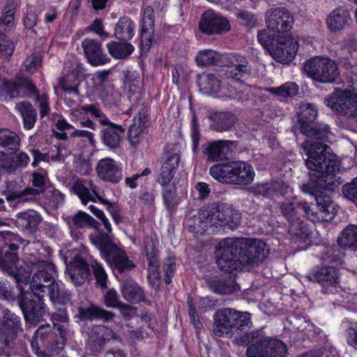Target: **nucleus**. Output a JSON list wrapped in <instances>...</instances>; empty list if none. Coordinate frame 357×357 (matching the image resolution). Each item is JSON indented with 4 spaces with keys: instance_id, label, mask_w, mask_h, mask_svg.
I'll return each mask as SVG.
<instances>
[{
    "instance_id": "nucleus-1",
    "label": "nucleus",
    "mask_w": 357,
    "mask_h": 357,
    "mask_svg": "<svg viewBox=\"0 0 357 357\" xmlns=\"http://www.w3.org/2000/svg\"><path fill=\"white\" fill-rule=\"evenodd\" d=\"M302 148L307 155L305 162L312 172L311 177L317 178L305 185L303 191L314 196L317 206H312L307 202L296 204L292 202H287L281 205L282 213L291 224L289 231L295 235L303 233V222L298 217L301 213H303L312 222L321 220L328 221L334 218L335 207L331 197L326 195L317 196V194L319 189L334 190L340 184L337 176L340 164L328 146L322 142L307 139L303 143Z\"/></svg>"
},
{
    "instance_id": "nucleus-2",
    "label": "nucleus",
    "mask_w": 357,
    "mask_h": 357,
    "mask_svg": "<svg viewBox=\"0 0 357 357\" xmlns=\"http://www.w3.org/2000/svg\"><path fill=\"white\" fill-rule=\"evenodd\" d=\"M16 250L17 246L14 244L4 248L3 255L0 256V268L3 272L14 276L20 293L19 305L21 309L23 311L34 310L33 303L36 301L32 296H34L40 302L43 299L46 291H48L47 295L54 304H65L68 301V294L63 291V284L53 282L51 284H45L51 281L55 271L54 264L50 262L40 261L38 263L39 270L33 275L29 284L31 291H25L23 286L28 285L30 273L18 268L17 266L18 257L15 252Z\"/></svg>"
},
{
    "instance_id": "nucleus-3",
    "label": "nucleus",
    "mask_w": 357,
    "mask_h": 357,
    "mask_svg": "<svg viewBox=\"0 0 357 357\" xmlns=\"http://www.w3.org/2000/svg\"><path fill=\"white\" fill-rule=\"evenodd\" d=\"M209 174L222 183L238 185L250 184L255 176L253 167L241 160L214 165L210 168Z\"/></svg>"
},
{
    "instance_id": "nucleus-4",
    "label": "nucleus",
    "mask_w": 357,
    "mask_h": 357,
    "mask_svg": "<svg viewBox=\"0 0 357 357\" xmlns=\"http://www.w3.org/2000/svg\"><path fill=\"white\" fill-rule=\"evenodd\" d=\"M239 344H250L248 357H285L287 345L276 338L265 337L259 332L247 333L239 340Z\"/></svg>"
},
{
    "instance_id": "nucleus-5",
    "label": "nucleus",
    "mask_w": 357,
    "mask_h": 357,
    "mask_svg": "<svg viewBox=\"0 0 357 357\" xmlns=\"http://www.w3.org/2000/svg\"><path fill=\"white\" fill-rule=\"evenodd\" d=\"M90 240L112 268L123 272L130 271L134 267L133 263L112 241L110 236L97 231L90 237Z\"/></svg>"
},
{
    "instance_id": "nucleus-6",
    "label": "nucleus",
    "mask_w": 357,
    "mask_h": 357,
    "mask_svg": "<svg viewBox=\"0 0 357 357\" xmlns=\"http://www.w3.org/2000/svg\"><path fill=\"white\" fill-rule=\"evenodd\" d=\"M245 243L246 241L241 238H227L221 240L215 250L219 268L227 272H232L240 268L241 247Z\"/></svg>"
},
{
    "instance_id": "nucleus-7",
    "label": "nucleus",
    "mask_w": 357,
    "mask_h": 357,
    "mask_svg": "<svg viewBox=\"0 0 357 357\" xmlns=\"http://www.w3.org/2000/svg\"><path fill=\"white\" fill-rule=\"evenodd\" d=\"M303 70L309 77L321 83L333 82L340 75L337 64L328 57H313L304 63Z\"/></svg>"
},
{
    "instance_id": "nucleus-8",
    "label": "nucleus",
    "mask_w": 357,
    "mask_h": 357,
    "mask_svg": "<svg viewBox=\"0 0 357 357\" xmlns=\"http://www.w3.org/2000/svg\"><path fill=\"white\" fill-rule=\"evenodd\" d=\"M73 190L83 204H86L89 202H99L107 206V211L116 223L121 221V216L114 209L113 204L100 195L98 188L91 180L76 181L73 184Z\"/></svg>"
},
{
    "instance_id": "nucleus-9",
    "label": "nucleus",
    "mask_w": 357,
    "mask_h": 357,
    "mask_svg": "<svg viewBox=\"0 0 357 357\" xmlns=\"http://www.w3.org/2000/svg\"><path fill=\"white\" fill-rule=\"evenodd\" d=\"M298 123L302 132L308 137L317 139H326L328 137V130L325 128L319 130L314 121L317 117V109L314 105L309 102L300 104L298 109Z\"/></svg>"
},
{
    "instance_id": "nucleus-10",
    "label": "nucleus",
    "mask_w": 357,
    "mask_h": 357,
    "mask_svg": "<svg viewBox=\"0 0 357 357\" xmlns=\"http://www.w3.org/2000/svg\"><path fill=\"white\" fill-rule=\"evenodd\" d=\"M298 46L296 38L277 36L268 48V52L276 61L289 63L296 56Z\"/></svg>"
},
{
    "instance_id": "nucleus-11",
    "label": "nucleus",
    "mask_w": 357,
    "mask_h": 357,
    "mask_svg": "<svg viewBox=\"0 0 357 357\" xmlns=\"http://www.w3.org/2000/svg\"><path fill=\"white\" fill-rule=\"evenodd\" d=\"M357 101V87L350 90H337L325 99V103L334 112L349 116Z\"/></svg>"
},
{
    "instance_id": "nucleus-12",
    "label": "nucleus",
    "mask_w": 357,
    "mask_h": 357,
    "mask_svg": "<svg viewBox=\"0 0 357 357\" xmlns=\"http://www.w3.org/2000/svg\"><path fill=\"white\" fill-rule=\"evenodd\" d=\"M210 213L213 226L228 225L231 228L236 227L241 221V214L226 204H213L206 208Z\"/></svg>"
},
{
    "instance_id": "nucleus-13",
    "label": "nucleus",
    "mask_w": 357,
    "mask_h": 357,
    "mask_svg": "<svg viewBox=\"0 0 357 357\" xmlns=\"http://www.w3.org/2000/svg\"><path fill=\"white\" fill-rule=\"evenodd\" d=\"M266 23L270 30L277 33H284L291 29L294 19L287 10L276 8L266 12Z\"/></svg>"
},
{
    "instance_id": "nucleus-14",
    "label": "nucleus",
    "mask_w": 357,
    "mask_h": 357,
    "mask_svg": "<svg viewBox=\"0 0 357 357\" xmlns=\"http://www.w3.org/2000/svg\"><path fill=\"white\" fill-rule=\"evenodd\" d=\"M199 28L202 33L212 35L228 31L230 24L226 18L212 10H207L201 17Z\"/></svg>"
},
{
    "instance_id": "nucleus-15",
    "label": "nucleus",
    "mask_w": 357,
    "mask_h": 357,
    "mask_svg": "<svg viewBox=\"0 0 357 357\" xmlns=\"http://www.w3.org/2000/svg\"><path fill=\"white\" fill-rule=\"evenodd\" d=\"M96 170L98 177L104 181L116 183L123 177L121 163L110 158L100 160Z\"/></svg>"
},
{
    "instance_id": "nucleus-16",
    "label": "nucleus",
    "mask_w": 357,
    "mask_h": 357,
    "mask_svg": "<svg viewBox=\"0 0 357 357\" xmlns=\"http://www.w3.org/2000/svg\"><path fill=\"white\" fill-rule=\"evenodd\" d=\"M236 311L231 308L218 311L214 316V333L218 336H223L232 333L236 329Z\"/></svg>"
},
{
    "instance_id": "nucleus-17",
    "label": "nucleus",
    "mask_w": 357,
    "mask_h": 357,
    "mask_svg": "<svg viewBox=\"0 0 357 357\" xmlns=\"http://www.w3.org/2000/svg\"><path fill=\"white\" fill-rule=\"evenodd\" d=\"M154 32L153 9L151 6L146 7L142 13L141 29V48L147 52L153 44Z\"/></svg>"
},
{
    "instance_id": "nucleus-18",
    "label": "nucleus",
    "mask_w": 357,
    "mask_h": 357,
    "mask_svg": "<svg viewBox=\"0 0 357 357\" xmlns=\"http://www.w3.org/2000/svg\"><path fill=\"white\" fill-rule=\"evenodd\" d=\"M17 146V136L15 133L5 129H0V167L10 170L11 158L6 150H14Z\"/></svg>"
},
{
    "instance_id": "nucleus-19",
    "label": "nucleus",
    "mask_w": 357,
    "mask_h": 357,
    "mask_svg": "<svg viewBox=\"0 0 357 357\" xmlns=\"http://www.w3.org/2000/svg\"><path fill=\"white\" fill-rule=\"evenodd\" d=\"M82 47L89 62L95 66L107 63L109 59L103 52L102 45L94 39L86 38L83 40Z\"/></svg>"
},
{
    "instance_id": "nucleus-20",
    "label": "nucleus",
    "mask_w": 357,
    "mask_h": 357,
    "mask_svg": "<svg viewBox=\"0 0 357 357\" xmlns=\"http://www.w3.org/2000/svg\"><path fill=\"white\" fill-rule=\"evenodd\" d=\"M70 119L72 121L79 122L83 127L93 128V123L89 119L91 116L102 118V112L92 105L76 106L69 109Z\"/></svg>"
},
{
    "instance_id": "nucleus-21",
    "label": "nucleus",
    "mask_w": 357,
    "mask_h": 357,
    "mask_svg": "<svg viewBox=\"0 0 357 357\" xmlns=\"http://www.w3.org/2000/svg\"><path fill=\"white\" fill-rule=\"evenodd\" d=\"M100 123L106 126L102 130V140L104 144L111 148L119 146L122 140L123 128L119 125L111 123L105 116L100 119Z\"/></svg>"
},
{
    "instance_id": "nucleus-22",
    "label": "nucleus",
    "mask_w": 357,
    "mask_h": 357,
    "mask_svg": "<svg viewBox=\"0 0 357 357\" xmlns=\"http://www.w3.org/2000/svg\"><path fill=\"white\" fill-rule=\"evenodd\" d=\"M351 16L347 8L340 6L333 10L326 19V24L331 32H337L345 29Z\"/></svg>"
},
{
    "instance_id": "nucleus-23",
    "label": "nucleus",
    "mask_w": 357,
    "mask_h": 357,
    "mask_svg": "<svg viewBox=\"0 0 357 357\" xmlns=\"http://www.w3.org/2000/svg\"><path fill=\"white\" fill-rule=\"evenodd\" d=\"M66 278L75 285L82 284L89 275L87 264L80 257H76L75 261L67 266Z\"/></svg>"
},
{
    "instance_id": "nucleus-24",
    "label": "nucleus",
    "mask_w": 357,
    "mask_h": 357,
    "mask_svg": "<svg viewBox=\"0 0 357 357\" xmlns=\"http://www.w3.org/2000/svg\"><path fill=\"white\" fill-rule=\"evenodd\" d=\"M230 63L231 66L226 70L228 77L240 80L249 75L250 68L244 56L235 54L231 57Z\"/></svg>"
},
{
    "instance_id": "nucleus-25",
    "label": "nucleus",
    "mask_w": 357,
    "mask_h": 357,
    "mask_svg": "<svg viewBox=\"0 0 357 357\" xmlns=\"http://www.w3.org/2000/svg\"><path fill=\"white\" fill-rule=\"evenodd\" d=\"M3 324L0 325V342L4 337L3 342L9 346V341L15 338L20 326L19 317L13 314L7 313L3 317Z\"/></svg>"
},
{
    "instance_id": "nucleus-26",
    "label": "nucleus",
    "mask_w": 357,
    "mask_h": 357,
    "mask_svg": "<svg viewBox=\"0 0 357 357\" xmlns=\"http://www.w3.org/2000/svg\"><path fill=\"white\" fill-rule=\"evenodd\" d=\"M231 144V142L229 141H218L206 145L203 153L207 161L217 162L222 160L226 158Z\"/></svg>"
},
{
    "instance_id": "nucleus-27",
    "label": "nucleus",
    "mask_w": 357,
    "mask_h": 357,
    "mask_svg": "<svg viewBox=\"0 0 357 357\" xmlns=\"http://www.w3.org/2000/svg\"><path fill=\"white\" fill-rule=\"evenodd\" d=\"M311 277L323 287H333L340 280V273L333 266L318 268L312 273Z\"/></svg>"
},
{
    "instance_id": "nucleus-28",
    "label": "nucleus",
    "mask_w": 357,
    "mask_h": 357,
    "mask_svg": "<svg viewBox=\"0 0 357 357\" xmlns=\"http://www.w3.org/2000/svg\"><path fill=\"white\" fill-rule=\"evenodd\" d=\"M115 337V334L105 326H96L92 328L90 333L89 347H93L95 351L102 349L106 341Z\"/></svg>"
},
{
    "instance_id": "nucleus-29",
    "label": "nucleus",
    "mask_w": 357,
    "mask_h": 357,
    "mask_svg": "<svg viewBox=\"0 0 357 357\" xmlns=\"http://www.w3.org/2000/svg\"><path fill=\"white\" fill-rule=\"evenodd\" d=\"M47 178L44 174L34 172L33 174L32 184L36 188H26L20 194H14V198H19L22 202L32 200L36 195H39L45 188Z\"/></svg>"
},
{
    "instance_id": "nucleus-30",
    "label": "nucleus",
    "mask_w": 357,
    "mask_h": 357,
    "mask_svg": "<svg viewBox=\"0 0 357 357\" xmlns=\"http://www.w3.org/2000/svg\"><path fill=\"white\" fill-rule=\"evenodd\" d=\"M179 162V156L177 153L169 155L161 167L158 181L162 186L169 184L172 180Z\"/></svg>"
},
{
    "instance_id": "nucleus-31",
    "label": "nucleus",
    "mask_w": 357,
    "mask_h": 357,
    "mask_svg": "<svg viewBox=\"0 0 357 357\" xmlns=\"http://www.w3.org/2000/svg\"><path fill=\"white\" fill-rule=\"evenodd\" d=\"M135 26L134 22L128 17H121L114 29V36L116 38L127 41L135 35Z\"/></svg>"
},
{
    "instance_id": "nucleus-32",
    "label": "nucleus",
    "mask_w": 357,
    "mask_h": 357,
    "mask_svg": "<svg viewBox=\"0 0 357 357\" xmlns=\"http://www.w3.org/2000/svg\"><path fill=\"white\" fill-rule=\"evenodd\" d=\"M342 47L350 55V58L347 59L348 67L353 69V73H357V36H348L342 41Z\"/></svg>"
},
{
    "instance_id": "nucleus-33",
    "label": "nucleus",
    "mask_w": 357,
    "mask_h": 357,
    "mask_svg": "<svg viewBox=\"0 0 357 357\" xmlns=\"http://www.w3.org/2000/svg\"><path fill=\"white\" fill-rule=\"evenodd\" d=\"M338 243L342 248L357 250V226L349 225L341 232Z\"/></svg>"
},
{
    "instance_id": "nucleus-34",
    "label": "nucleus",
    "mask_w": 357,
    "mask_h": 357,
    "mask_svg": "<svg viewBox=\"0 0 357 357\" xmlns=\"http://www.w3.org/2000/svg\"><path fill=\"white\" fill-rule=\"evenodd\" d=\"M121 293L123 298L130 302H139L144 298L142 289L132 280H126L123 282Z\"/></svg>"
},
{
    "instance_id": "nucleus-35",
    "label": "nucleus",
    "mask_w": 357,
    "mask_h": 357,
    "mask_svg": "<svg viewBox=\"0 0 357 357\" xmlns=\"http://www.w3.org/2000/svg\"><path fill=\"white\" fill-rule=\"evenodd\" d=\"M209 216L210 213L206 208L201 210L192 219L194 225H190L191 231L197 234H203L209 227H213Z\"/></svg>"
},
{
    "instance_id": "nucleus-36",
    "label": "nucleus",
    "mask_w": 357,
    "mask_h": 357,
    "mask_svg": "<svg viewBox=\"0 0 357 357\" xmlns=\"http://www.w3.org/2000/svg\"><path fill=\"white\" fill-rule=\"evenodd\" d=\"M221 82L213 75H200L197 77V84L200 90L215 96L220 87Z\"/></svg>"
},
{
    "instance_id": "nucleus-37",
    "label": "nucleus",
    "mask_w": 357,
    "mask_h": 357,
    "mask_svg": "<svg viewBox=\"0 0 357 357\" xmlns=\"http://www.w3.org/2000/svg\"><path fill=\"white\" fill-rule=\"evenodd\" d=\"M79 313L81 318L84 319H102L109 320L114 317L112 312L93 305H91L86 308L79 307Z\"/></svg>"
},
{
    "instance_id": "nucleus-38",
    "label": "nucleus",
    "mask_w": 357,
    "mask_h": 357,
    "mask_svg": "<svg viewBox=\"0 0 357 357\" xmlns=\"http://www.w3.org/2000/svg\"><path fill=\"white\" fill-rule=\"evenodd\" d=\"M242 89L239 92L236 91V86L231 85L229 84H221L220 89H218L215 97L224 100L237 98L243 100L245 95L244 94L246 91V86L241 85Z\"/></svg>"
},
{
    "instance_id": "nucleus-39",
    "label": "nucleus",
    "mask_w": 357,
    "mask_h": 357,
    "mask_svg": "<svg viewBox=\"0 0 357 357\" xmlns=\"http://www.w3.org/2000/svg\"><path fill=\"white\" fill-rule=\"evenodd\" d=\"M109 53L115 59L128 56L134 50L132 44L126 42H111L107 44Z\"/></svg>"
},
{
    "instance_id": "nucleus-40",
    "label": "nucleus",
    "mask_w": 357,
    "mask_h": 357,
    "mask_svg": "<svg viewBox=\"0 0 357 357\" xmlns=\"http://www.w3.org/2000/svg\"><path fill=\"white\" fill-rule=\"evenodd\" d=\"M24 120V128L29 130L32 128L36 122V112L32 105L26 102H22L15 106Z\"/></svg>"
},
{
    "instance_id": "nucleus-41",
    "label": "nucleus",
    "mask_w": 357,
    "mask_h": 357,
    "mask_svg": "<svg viewBox=\"0 0 357 357\" xmlns=\"http://www.w3.org/2000/svg\"><path fill=\"white\" fill-rule=\"evenodd\" d=\"M278 98H292L297 95L298 86L295 82H288L278 87H271L265 89Z\"/></svg>"
},
{
    "instance_id": "nucleus-42",
    "label": "nucleus",
    "mask_w": 357,
    "mask_h": 357,
    "mask_svg": "<svg viewBox=\"0 0 357 357\" xmlns=\"http://www.w3.org/2000/svg\"><path fill=\"white\" fill-rule=\"evenodd\" d=\"M211 118L220 130H229L236 121V117L228 112H215L211 116Z\"/></svg>"
},
{
    "instance_id": "nucleus-43",
    "label": "nucleus",
    "mask_w": 357,
    "mask_h": 357,
    "mask_svg": "<svg viewBox=\"0 0 357 357\" xmlns=\"http://www.w3.org/2000/svg\"><path fill=\"white\" fill-rule=\"evenodd\" d=\"M78 77L73 73L67 75L66 77L61 78L59 81V87L63 90L66 94H73L77 97L78 96Z\"/></svg>"
},
{
    "instance_id": "nucleus-44",
    "label": "nucleus",
    "mask_w": 357,
    "mask_h": 357,
    "mask_svg": "<svg viewBox=\"0 0 357 357\" xmlns=\"http://www.w3.org/2000/svg\"><path fill=\"white\" fill-rule=\"evenodd\" d=\"M17 222L22 227L33 231L40 222V217L35 211L24 212L17 216Z\"/></svg>"
},
{
    "instance_id": "nucleus-45",
    "label": "nucleus",
    "mask_w": 357,
    "mask_h": 357,
    "mask_svg": "<svg viewBox=\"0 0 357 357\" xmlns=\"http://www.w3.org/2000/svg\"><path fill=\"white\" fill-rule=\"evenodd\" d=\"M17 145H19V138L18 137H17ZM17 147H18V146H17V147L14 150H6L4 152L5 153L10 154V157L11 158L12 169L10 170H8L3 167H1V168L8 172H11L14 171L17 167H26L30 161L29 157L25 153H17L15 155V159H14V157L13 156V153L17 149Z\"/></svg>"
},
{
    "instance_id": "nucleus-46",
    "label": "nucleus",
    "mask_w": 357,
    "mask_h": 357,
    "mask_svg": "<svg viewBox=\"0 0 357 357\" xmlns=\"http://www.w3.org/2000/svg\"><path fill=\"white\" fill-rule=\"evenodd\" d=\"M218 59L219 55L215 51L204 50L197 53L195 61L199 66H206L215 63Z\"/></svg>"
},
{
    "instance_id": "nucleus-47",
    "label": "nucleus",
    "mask_w": 357,
    "mask_h": 357,
    "mask_svg": "<svg viewBox=\"0 0 357 357\" xmlns=\"http://www.w3.org/2000/svg\"><path fill=\"white\" fill-rule=\"evenodd\" d=\"M245 241V245L241 247V255H240V267L245 265L255 263V257L254 253L255 250L251 251V241H255L254 239L243 238Z\"/></svg>"
},
{
    "instance_id": "nucleus-48",
    "label": "nucleus",
    "mask_w": 357,
    "mask_h": 357,
    "mask_svg": "<svg viewBox=\"0 0 357 357\" xmlns=\"http://www.w3.org/2000/svg\"><path fill=\"white\" fill-rule=\"evenodd\" d=\"M149 260V275L148 279L153 285L158 286L160 283V272L159 271L157 259L152 256L148 258Z\"/></svg>"
},
{
    "instance_id": "nucleus-49",
    "label": "nucleus",
    "mask_w": 357,
    "mask_h": 357,
    "mask_svg": "<svg viewBox=\"0 0 357 357\" xmlns=\"http://www.w3.org/2000/svg\"><path fill=\"white\" fill-rule=\"evenodd\" d=\"M15 7L13 1H8L6 4L2 14L1 23H3L7 28H12L14 25Z\"/></svg>"
},
{
    "instance_id": "nucleus-50",
    "label": "nucleus",
    "mask_w": 357,
    "mask_h": 357,
    "mask_svg": "<svg viewBox=\"0 0 357 357\" xmlns=\"http://www.w3.org/2000/svg\"><path fill=\"white\" fill-rule=\"evenodd\" d=\"M95 222L94 219L87 213L79 211L72 217L70 224L75 227L83 228L92 225Z\"/></svg>"
},
{
    "instance_id": "nucleus-51",
    "label": "nucleus",
    "mask_w": 357,
    "mask_h": 357,
    "mask_svg": "<svg viewBox=\"0 0 357 357\" xmlns=\"http://www.w3.org/2000/svg\"><path fill=\"white\" fill-rule=\"evenodd\" d=\"M40 63L41 59L38 56L31 55L28 56L24 61L21 70L27 75L33 74L37 71Z\"/></svg>"
},
{
    "instance_id": "nucleus-52",
    "label": "nucleus",
    "mask_w": 357,
    "mask_h": 357,
    "mask_svg": "<svg viewBox=\"0 0 357 357\" xmlns=\"http://www.w3.org/2000/svg\"><path fill=\"white\" fill-rule=\"evenodd\" d=\"M20 84L11 81H4L0 87V96H5V98H13L18 95L21 88Z\"/></svg>"
},
{
    "instance_id": "nucleus-53",
    "label": "nucleus",
    "mask_w": 357,
    "mask_h": 357,
    "mask_svg": "<svg viewBox=\"0 0 357 357\" xmlns=\"http://www.w3.org/2000/svg\"><path fill=\"white\" fill-rule=\"evenodd\" d=\"M251 251L255 250L254 257H255V263L261 261L266 257L268 255L267 245L265 243L259 240L251 241Z\"/></svg>"
},
{
    "instance_id": "nucleus-54",
    "label": "nucleus",
    "mask_w": 357,
    "mask_h": 357,
    "mask_svg": "<svg viewBox=\"0 0 357 357\" xmlns=\"http://www.w3.org/2000/svg\"><path fill=\"white\" fill-rule=\"evenodd\" d=\"M144 131V128L142 127L139 124L137 125L136 123H134L128 131V140L130 143L135 146L139 144Z\"/></svg>"
},
{
    "instance_id": "nucleus-55",
    "label": "nucleus",
    "mask_w": 357,
    "mask_h": 357,
    "mask_svg": "<svg viewBox=\"0 0 357 357\" xmlns=\"http://www.w3.org/2000/svg\"><path fill=\"white\" fill-rule=\"evenodd\" d=\"M91 267L96 279L97 283L101 287L106 286L107 279V274L102 265L97 261H93L91 264Z\"/></svg>"
},
{
    "instance_id": "nucleus-56",
    "label": "nucleus",
    "mask_w": 357,
    "mask_h": 357,
    "mask_svg": "<svg viewBox=\"0 0 357 357\" xmlns=\"http://www.w3.org/2000/svg\"><path fill=\"white\" fill-rule=\"evenodd\" d=\"M163 200L166 207L171 209L176 204V188L174 185L165 187L162 192Z\"/></svg>"
},
{
    "instance_id": "nucleus-57",
    "label": "nucleus",
    "mask_w": 357,
    "mask_h": 357,
    "mask_svg": "<svg viewBox=\"0 0 357 357\" xmlns=\"http://www.w3.org/2000/svg\"><path fill=\"white\" fill-rule=\"evenodd\" d=\"M13 43L4 35H0V56L8 59L13 53Z\"/></svg>"
},
{
    "instance_id": "nucleus-58",
    "label": "nucleus",
    "mask_w": 357,
    "mask_h": 357,
    "mask_svg": "<svg viewBox=\"0 0 357 357\" xmlns=\"http://www.w3.org/2000/svg\"><path fill=\"white\" fill-rule=\"evenodd\" d=\"M342 192L345 197L357 205V178L345 185L342 188Z\"/></svg>"
},
{
    "instance_id": "nucleus-59",
    "label": "nucleus",
    "mask_w": 357,
    "mask_h": 357,
    "mask_svg": "<svg viewBox=\"0 0 357 357\" xmlns=\"http://www.w3.org/2000/svg\"><path fill=\"white\" fill-rule=\"evenodd\" d=\"M237 18L241 24L250 28L255 26L257 24V21L255 15L248 11L238 13Z\"/></svg>"
},
{
    "instance_id": "nucleus-60",
    "label": "nucleus",
    "mask_w": 357,
    "mask_h": 357,
    "mask_svg": "<svg viewBox=\"0 0 357 357\" xmlns=\"http://www.w3.org/2000/svg\"><path fill=\"white\" fill-rule=\"evenodd\" d=\"M275 188V183H261L255 187L254 192L256 195H263L265 197H271L273 195V191Z\"/></svg>"
},
{
    "instance_id": "nucleus-61",
    "label": "nucleus",
    "mask_w": 357,
    "mask_h": 357,
    "mask_svg": "<svg viewBox=\"0 0 357 357\" xmlns=\"http://www.w3.org/2000/svg\"><path fill=\"white\" fill-rule=\"evenodd\" d=\"M104 303L108 307H120V302L116 291L109 289L104 294Z\"/></svg>"
},
{
    "instance_id": "nucleus-62",
    "label": "nucleus",
    "mask_w": 357,
    "mask_h": 357,
    "mask_svg": "<svg viewBox=\"0 0 357 357\" xmlns=\"http://www.w3.org/2000/svg\"><path fill=\"white\" fill-rule=\"evenodd\" d=\"M55 126L57 130L61 131V132H54L56 137L60 139H65L66 138V133L65 131L73 128V126L64 119H59Z\"/></svg>"
},
{
    "instance_id": "nucleus-63",
    "label": "nucleus",
    "mask_w": 357,
    "mask_h": 357,
    "mask_svg": "<svg viewBox=\"0 0 357 357\" xmlns=\"http://www.w3.org/2000/svg\"><path fill=\"white\" fill-rule=\"evenodd\" d=\"M89 209L94 215H96L102 222L105 228L108 231V232H112V225L109 223L108 219L105 217L104 213L93 205H91L89 206Z\"/></svg>"
},
{
    "instance_id": "nucleus-64",
    "label": "nucleus",
    "mask_w": 357,
    "mask_h": 357,
    "mask_svg": "<svg viewBox=\"0 0 357 357\" xmlns=\"http://www.w3.org/2000/svg\"><path fill=\"white\" fill-rule=\"evenodd\" d=\"M235 319L236 329H241L243 326H248L250 322V315L248 312L236 311V317Z\"/></svg>"
}]
</instances>
